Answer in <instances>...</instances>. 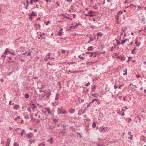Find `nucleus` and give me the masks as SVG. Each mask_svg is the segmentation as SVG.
I'll return each mask as SVG.
<instances>
[{
    "label": "nucleus",
    "mask_w": 146,
    "mask_h": 146,
    "mask_svg": "<svg viewBox=\"0 0 146 146\" xmlns=\"http://www.w3.org/2000/svg\"><path fill=\"white\" fill-rule=\"evenodd\" d=\"M58 114H66L67 113L66 111L62 108H58Z\"/></svg>",
    "instance_id": "nucleus-1"
},
{
    "label": "nucleus",
    "mask_w": 146,
    "mask_h": 146,
    "mask_svg": "<svg viewBox=\"0 0 146 146\" xmlns=\"http://www.w3.org/2000/svg\"><path fill=\"white\" fill-rule=\"evenodd\" d=\"M98 95L97 93L92 94V99L98 98Z\"/></svg>",
    "instance_id": "nucleus-2"
},
{
    "label": "nucleus",
    "mask_w": 146,
    "mask_h": 146,
    "mask_svg": "<svg viewBox=\"0 0 146 146\" xmlns=\"http://www.w3.org/2000/svg\"><path fill=\"white\" fill-rule=\"evenodd\" d=\"M135 119L136 120V122L137 121L139 122L141 120V118L140 117L137 116L135 117Z\"/></svg>",
    "instance_id": "nucleus-3"
},
{
    "label": "nucleus",
    "mask_w": 146,
    "mask_h": 146,
    "mask_svg": "<svg viewBox=\"0 0 146 146\" xmlns=\"http://www.w3.org/2000/svg\"><path fill=\"white\" fill-rule=\"evenodd\" d=\"M92 99V103H93L95 101H96L97 103H98V104H99V103L100 102L99 100L97 99V98H93Z\"/></svg>",
    "instance_id": "nucleus-4"
},
{
    "label": "nucleus",
    "mask_w": 146,
    "mask_h": 146,
    "mask_svg": "<svg viewBox=\"0 0 146 146\" xmlns=\"http://www.w3.org/2000/svg\"><path fill=\"white\" fill-rule=\"evenodd\" d=\"M45 109L48 112V113L49 114H51V112L50 111V109L49 108H45Z\"/></svg>",
    "instance_id": "nucleus-5"
},
{
    "label": "nucleus",
    "mask_w": 146,
    "mask_h": 146,
    "mask_svg": "<svg viewBox=\"0 0 146 146\" xmlns=\"http://www.w3.org/2000/svg\"><path fill=\"white\" fill-rule=\"evenodd\" d=\"M91 16H90L86 17H85V19L87 20V21H88L90 20L91 19Z\"/></svg>",
    "instance_id": "nucleus-6"
},
{
    "label": "nucleus",
    "mask_w": 146,
    "mask_h": 146,
    "mask_svg": "<svg viewBox=\"0 0 146 146\" xmlns=\"http://www.w3.org/2000/svg\"><path fill=\"white\" fill-rule=\"evenodd\" d=\"M19 108V106L15 105L13 108L15 110H17Z\"/></svg>",
    "instance_id": "nucleus-7"
},
{
    "label": "nucleus",
    "mask_w": 146,
    "mask_h": 146,
    "mask_svg": "<svg viewBox=\"0 0 146 146\" xmlns=\"http://www.w3.org/2000/svg\"><path fill=\"white\" fill-rule=\"evenodd\" d=\"M100 129H103L102 130V131L103 132H104L105 131H107V129L106 130H105V129H106V128L104 127H100Z\"/></svg>",
    "instance_id": "nucleus-8"
},
{
    "label": "nucleus",
    "mask_w": 146,
    "mask_h": 146,
    "mask_svg": "<svg viewBox=\"0 0 146 146\" xmlns=\"http://www.w3.org/2000/svg\"><path fill=\"white\" fill-rule=\"evenodd\" d=\"M53 138L51 137L49 140H47V142H50V144H52V141H53Z\"/></svg>",
    "instance_id": "nucleus-9"
},
{
    "label": "nucleus",
    "mask_w": 146,
    "mask_h": 146,
    "mask_svg": "<svg viewBox=\"0 0 146 146\" xmlns=\"http://www.w3.org/2000/svg\"><path fill=\"white\" fill-rule=\"evenodd\" d=\"M97 35L98 36V37H101L103 35V34H102L101 33H99L97 34Z\"/></svg>",
    "instance_id": "nucleus-10"
},
{
    "label": "nucleus",
    "mask_w": 146,
    "mask_h": 146,
    "mask_svg": "<svg viewBox=\"0 0 146 146\" xmlns=\"http://www.w3.org/2000/svg\"><path fill=\"white\" fill-rule=\"evenodd\" d=\"M10 52V51L9 50V49L7 48H6L5 49V52H4V54H6L7 53V52Z\"/></svg>",
    "instance_id": "nucleus-11"
},
{
    "label": "nucleus",
    "mask_w": 146,
    "mask_h": 146,
    "mask_svg": "<svg viewBox=\"0 0 146 146\" xmlns=\"http://www.w3.org/2000/svg\"><path fill=\"white\" fill-rule=\"evenodd\" d=\"M118 58L120 59L122 61H124L125 60L124 58L122 56H118Z\"/></svg>",
    "instance_id": "nucleus-12"
},
{
    "label": "nucleus",
    "mask_w": 146,
    "mask_h": 146,
    "mask_svg": "<svg viewBox=\"0 0 146 146\" xmlns=\"http://www.w3.org/2000/svg\"><path fill=\"white\" fill-rule=\"evenodd\" d=\"M32 105L33 106H32V107H31V108H32V109H34L36 108L37 106L35 105V104H32Z\"/></svg>",
    "instance_id": "nucleus-13"
},
{
    "label": "nucleus",
    "mask_w": 146,
    "mask_h": 146,
    "mask_svg": "<svg viewBox=\"0 0 146 146\" xmlns=\"http://www.w3.org/2000/svg\"><path fill=\"white\" fill-rule=\"evenodd\" d=\"M96 86L94 85L92 87V92H94V91L96 89Z\"/></svg>",
    "instance_id": "nucleus-14"
},
{
    "label": "nucleus",
    "mask_w": 146,
    "mask_h": 146,
    "mask_svg": "<svg viewBox=\"0 0 146 146\" xmlns=\"http://www.w3.org/2000/svg\"><path fill=\"white\" fill-rule=\"evenodd\" d=\"M127 68L124 71V72H125V73H124L123 74V75L125 76L127 75Z\"/></svg>",
    "instance_id": "nucleus-15"
},
{
    "label": "nucleus",
    "mask_w": 146,
    "mask_h": 146,
    "mask_svg": "<svg viewBox=\"0 0 146 146\" xmlns=\"http://www.w3.org/2000/svg\"><path fill=\"white\" fill-rule=\"evenodd\" d=\"M65 64H71L75 63V62H65Z\"/></svg>",
    "instance_id": "nucleus-16"
},
{
    "label": "nucleus",
    "mask_w": 146,
    "mask_h": 146,
    "mask_svg": "<svg viewBox=\"0 0 146 146\" xmlns=\"http://www.w3.org/2000/svg\"><path fill=\"white\" fill-rule=\"evenodd\" d=\"M143 8V7H139L138 6V9L137 10V11H139L140 10V9H142Z\"/></svg>",
    "instance_id": "nucleus-17"
},
{
    "label": "nucleus",
    "mask_w": 146,
    "mask_h": 146,
    "mask_svg": "<svg viewBox=\"0 0 146 146\" xmlns=\"http://www.w3.org/2000/svg\"><path fill=\"white\" fill-rule=\"evenodd\" d=\"M78 100L79 101V102L80 103H81V102H84V100L83 99H82L80 100V98H78Z\"/></svg>",
    "instance_id": "nucleus-18"
},
{
    "label": "nucleus",
    "mask_w": 146,
    "mask_h": 146,
    "mask_svg": "<svg viewBox=\"0 0 146 146\" xmlns=\"http://www.w3.org/2000/svg\"><path fill=\"white\" fill-rule=\"evenodd\" d=\"M96 56V52H92V57L93 56L94 57H95Z\"/></svg>",
    "instance_id": "nucleus-19"
},
{
    "label": "nucleus",
    "mask_w": 146,
    "mask_h": 146,
    "mask_svg": "<svg viewBox=\"0 0 146 146\" xmlns=\"http://www.w3.org/2000/svg\"><path fill=\"white\" fill-rule=\"evenodd\" d=\"M25 97L26 98H28L29 97V95L28 94H26L25 96Z\"/></svg>",
    "instance_id": "nucleus-20"
},
{
    "label": "nucleus",
    "mask_w": 146,
    "mask_h": 146,
    "mask_svg": "<svg viewBox=\"0 0 146 146\" xmlns=\"http://www.w3.org/2000/svg\"><path fill=\"white\" fill-rule=\"evenodd\" d=\"M92 126L94 128L95 127H96V123L95 122H93L92 125Z\"/></svg>",
    "instance_id": "nucleus-21"
},
{
    "label": "nucleus",
    "mask_w": 146,
    "mask_h": 146,
    "mask_svg": "<svg viewBox=\"0 0 146 146\" xmlns=\"http://www.w3.org/2000/svg\"><path fill=\"white\" fill-rule=\"evenodd\" d=\"M59 95V94L57 93L56 94V97L55 98V100H58V96Z\"/></svg>",
    "instance_id": "nucleus-22"
},
{
    "label": "nucleus",
    "mask_w": 146,
    "mask_h": 146,
    "mask_svg": "<svg viewBox=\"0 0 146 146\" xmlns=\"http://www.w3.org/2000/svg\"><path fill=\"white\" fill-rule=\"evenodd\" d=\"M75 111V110H72L69 111V112L70 113H73Z\"/></svg>",
    "instance_id": "nucleus-23"
},
{
    "label": "nucleus",
    "mask_w": 146,
    "mask_h": 146,
    "mask_svg": "<svg viewBox=\"0 0 146 146\" xmlns=\"http://www.w3.org/2000/svg\"><path fill=\"white\" fill-rule=\"evenodd\" d=\"M135 47H134L133 48V49L131 51V54H133L134 53V51H135Z\"/></svg>",
    "instance_id": "nucleus-24"
},
{
    "label": "nucleus",
    "mask_w": 146,
    "mask_h": 146,
    "mask_svg": "<svg viewBox=\"0 0 146 146\" xmlns=\"http://www.w3.org/2000/svg\"><path fill=\"white\" fill-rule=\"evenodd\" d=\"M62 126L63 127H64V130H66L67 129H66V127L67 125H63Z\"/></svg>",
    "instance_id": "nucleus-25"
},
{
    "label": "nucleus",
    "mask_w": 146,
    "mask_h": 146,
    "mask_svg": "<svg viewBox=\"0 0 146 146\" xmlns=\"http://www.w3.org/2000/svg\"><path fill=\"white\" fill-rule=\"evenodd\" d=\"M32 136V135L31 134L29 135L28 134L27 135V137L28 138H29Z\"/></svg>",
    "instance_id": "nucleus-26"
},
{
    "label": "nucleus",
    "mask_w": 146,
    "mask_h": 146,
    "mask_svg": "<svg viewBox=\"0 0 146 146\" xmlns=\"http://www.w3.org/2000/svg\"><path fill=\"white\" fill-rule=\"evenodd\" d=\"M84 15L86 16V17L89 16H91V14H90V13H88V14H85Z\"/></svg>",
    "instance_id": "nucleus-27"
},
{
    "label": "nucleus",
    "mask_w": 146,
    "mask_h": 146,
    "mask_svg": "<svg viewBox=\"0 0 146 146\" xmlns=\"http://www.w3.org/2000/svg\"><path fill=\"white\" fill-rule=\"evenodd\" d=\"M116 18L117 19V21H118L119 20V16L117 15L116 16Z\"/></svg>",
    "instance_id": "nucleus-28"
},
{
    "label": "nucleus",
    "mask_w": 146,
    "mask_h": 146,
    "mask_svg": "<svg viewBox=\"0 0 146 146\" xmlns=\"http://www.w3.org/2000/svg\"><path fill=\"white\" fill-rule=\"evenodd\" d=\"M70 129H72V131H75V129L72 126H70Z\"/></svg>",
    "instance_id": "nucleus-29"
},
{
    "label": "nucleus",
    "mask_w": 146,
    "mask_h": 146,
    "mask_svg": "<svg viewBox=\"0 0 146 146\" xmlns=\"http://www.w3.org/2000/svg\"><path fill=\"white\" fill-rule=\"evenodd\" d=\"M50 22V21H47V22H46V21H44V23L46 24V25H48V23Z\"/></svg>",
    "instance_id": "nucleus-30"
},
{
    "label": "nucleus",
    "mask_w": 146,
    "mask_h": 146,
    "mask_svg": "<svg viewBox=\"0 0 146 146\" xmlns=\"http://www.w3.org/2000/svg\"><path fill=\"white\" fill-rule=\"evenodd\" d=\"M27 111H29L30 113L31 112V110L30 108H28L27 109Z\"/></svg>",
    "instance_id": "nucleus-31"
},
{
    "label": "nucleus",
    "mask_w": 146,
    "mask_h": 146,
    "mask_svg": "<svg viewBox=\"0 0 146 146\" xmlns=\"http://www.w3.org/2000/svg\"><path fill=\"white\" fill-rule=\"evenodd\" d=\"M45 145L44 144L41 143L38 146H45Z\"/></svg>",
    "instance_id": "nucleus-32"
},
{
    "label": "nucleus",
    "mask_w": 146,
    "mask_h": 146,
    "mask_svg": "<svg viewBox=\"0 0 146 146\" xmlns=\"http://www.w3.org/2000/svg\"><path fill=\"white\" fill-rule=\"evenodd\" d=\"M35 15V14L34 12H33L31 15V16L32 17V16H34Z\"/></svg>",
    "instance_id": "nucleus-33"
},
{
    "label": "nucleus",
    "mask_w": 146,
    "mask_h": 146,
    "mask_svg": "<svg viewBox=\"0 0 146 146\" xmlns=\"http://www.w3.org/2000/svg\"><path fill=\"white\" fill-rule=\"evenodd\" d=\"M10 53L13 55H16V54L14 52H10Z\"/></svg>",
    "instance_id": "nucleus-34"
},
{
    "label": "nucleus",
    "mask_w": 146,
    "mask_h": 146,
    "mask_svg": "<svg viewBox=\"0 0 146 146\" xmlns=\"http://www.w3.org/2000/svg\"><path fill=\"white\" fill-rule=\"evenodd\" d=\"M76 134L78 136H80V138L81 137V135L79 133V132L77 133Z\"/></svg>",
    "instance_id": "nucleus-35"
},
{
    "label": "nucleus",
    "mask_w": 146,
    "mask_h": 146,
    "mask_svg": "<svg viewBox=\"0 0 146 146\" xmlns=\"http://www.w3.org/2000/svg\"><path fill=\"white\" fill-rule=\"evenodd\" d=\"M125 42V40H121V44H124Z\"/></svg>",
    "instance_id": "nucleus-36"
},
{
    "label": "nucleus",
    "mask_w": 146,
    "mask_h": 146,
    "mask_svg": "<svg viewBox=\"0 0 146 146\" xmlns=\"http://www.w3.org/2000/svg\"><path fill=\"white\" fill-rule=\"evenodd\" d=\"M117 112L118 113H119V114L121 115V111L119 110H117Z\"/></svg>",
    "instance_id": "nucleus-37"
},
{
    "label": "nucleus",
    "mask_w": 146,
    "mask_h": 146,
    "mask_svg": "<svg viewBox=\"0 0 146 146\" xmlns=\"http://www.w3.org/2000/svg\"><path fill=\"white\" fill-rule=\"evenodd\" d=\"M133 136V135H131L130 137H129V139L130 140H131L132 139Z\"/></svg>",
    "instance_id": "nucleus-38"
},
{
    "label": "nucleus",
    "mask_w": 146,
    "mask_h": 146,
    "mask_svg": "<svg viewBox=\"0 0 146 146\" xmlns=\"http://www.w3.org/2000/svg\"><path fill=\"white\" fill-rule=\"evenodd\" d=\"M28 117H29V115H27L25 116V118L26 119H28Z\"/></svg>",
    "instance_id": "nucleus-39"
},
{
    "label": "nucleus",
    "mask_w": 146,
    "mask_h": 146,
    "mask_svg": "<svg viewBox=\"0 0 146 146\" xmlns=\"http://www.w3.org/2000/svg\"><path fill=\"white\" fill-rule=\"evenodd\" d=\"M53 120L54 121V123H56L57 121V120L56 119H53Z\"/></svg>",
    "instance_id": "nucleus-40"
},
{
    "label": "nucleus",
    "mask_w": 146,
    "mask_h": 146,
    "mask_svg": "<svg viewBox=\"0 0 146 146\" xmlns=\"http://www.w3.org/2000/svg\"><path fill=\"white\" fill-rule=\"evenodd\" d=\"M123 13V11L121 12V11H119L117 13V15L122 14Z\"/></svg>",
    "instance_id": "nucleus-41"
},
{
    "label": "nucleus",
    "mask_w": 146,
    "mask_h": 146,
    "mask_svg": "<svg viewBox=\"0 0 146 146\" xmlns=\"http://www.w3.org/2000/svg\"><path fill=\"white\" fill-rule=\"evenodd\" d=\"M10 142V140L9 139H7V143H9Z\"/></svg>",
    "instance_id": "nucleus-42"
},
{
    "label": "nucleus",
    "mask_w": 146,
    "mask_h": 146,
    "mask_svg": "<svg viewBox=\"0 0 146 146\" xmlns=\"http://www.w3.org/2000/svg\"><path fill=\"white\" fill-rule=\"evenodd\" d=\"M97 145L98 146H106L105 145H103V144H102V145H100L98 143H97Z\"/></svg>",
    "instance_id": "nucleus-43"
},
{
    "label": "nucleus",
    "mask_w": 146,
    "mask_h": 146,
    "mask_svg": "<svg viewBox=\"0 0 146 146\" xmlns=\"http://www.w3.org/2000/svg\"><path fill=\"white\" fill-rule=\"evenodd\" d=\"M128 121L129 122H130L131 121V118H128Z\"/></svg>",
    "instance_id": "nucleus-44"
},
{
    "label": "nucleus",
    "mask_w": 146,
    "mask_h": 146,
    "mask_svg": "<svg viewBox=\"0 0 146 146\" xmlns=\"http://www.w3.org/2000/svg\"><path fill=\"white\" fill-rule=\"evenodd\" d=\"M31 54L30 52H29L27 54V56H31Z\"/></svg>",
    "instance_id": "nucleus-45"
},
{
    "label": "nucleus",
    "mask_w": 146,
    "mask_h": 146,
    "mask_svg": "<svg viewBox=\"0 0 146 146\" xmlns=\"http://www.w3.org/2000/svg\"><path fill=\"white\" fill-rule=\"evenodd\" d=\"M90 84V82H88V83H87V84H86V86H89Z\"/></svg>",
    "instance_id": "nucleus-46"
},
{
    "label": "nucleus",
    "mask_w": 146,
    "mask_h": 146,
    "mask_svg": "<svg viewBox=\"0 0 146 146\" xmlns=\"http://www.w3.org/2000/svg\"><path fill=\"white\" fill-rule=\"evenodd\" d=\"M62 32H59L58 33V35L59 36H62Z\"/></svg>",
    "instance_id": "nucleus-47"
},
{
    "label": "nucleus",
    "mask_w": 146,
    "mask_h": 146,
    "mask_svg": "<svg viewBox=\"0 0 146 146\" xmlns=\"http://www.w3.org/2000/svg\"><path fill=\"white\" fill-rule=\"evenodd\" d=\"M61 52L62 53H64L66 52V51L65 50H62Z\"/></svg>",
    "instance_id": "nucleus-48"
},
{
    "label": "nucleus",
    "mask_w": 146,
    "mask_h": 146,
    "mask_svg": "<svg viewBox=\"0 0 146 146\" xmlns=\"http://www.w3.org/2000/svg\"><path fill=\"white\" fill-rule=\"evenodd\" d=\"M118 88L117 86L115 85L114 86V88L115 89H116Z\"/></svg>",
    "instance_id": "nucleus-49"
},
{
    "label": "nucleus",
    "mask_w": 146,
    "mask_h": 146,
    "mask_svg": "<svg viewBox=\"0 0 146 146\" xmlns=\"http://www.w3.org/2000/svg\"><path fill=\"white\" fill-rule=\"evenodd\" d=\"M145 21V19L144 18H142L141 19V21Z\"/></svg>",
    "instance_id": "nucleus-50"
},
{
    "label": "nucleus",
    "mask_w": 146,
    "mask_h": 146,
    "mask_svg": "<svg viewBox=\"0 0 146 146\" xmlns=\"http://www.w3.org/2000/svg\"><path fill=\"white\" fill-rule=\"evenodd\" d=\"M117 45H119V44H120L121 43L119 41H117Z\"/></svg>",
    "instance_id": "nucleus-51"
},
{
    "label": "nucleus",
    "mask_w": 146,
    "mask_h": 146,
    "mask_svg": "<svg viewBox=\"0 0 146 146\" xmlns=\"http://www.w3.org/2000/svg\"><path fill=\"white\" fill-rule=\"evenodd\" d=\"M14 145H15L16 146H19V144H18L16 143H15L14 144Z\"/></svg>",
    "instance_id": "nucleus-52"
},
{
    "label": "nucleus",
    "mask_w": 146,
    "mask_h": 146,
    "mask_svg": "<svg viewBox=\"0 0 146 146\" xmlns=\"http://www.w3.org/2000/svg\"><path fill=\"white\" fill-rule=\"evenodd\" d=\"M91 49V46H90L88 47V51L90 50Z\"/></svg>",
    "instance_id": "nucleus-53"
},
{
    "label": "nucleus",
    "mask_w": 146,
    "mask_h": 146,
    "mask_svg": "<svg viewBox=\"0 0 146 146\" xmlns=\"http://www.w3.org/2000/svg\"><path fill=\"white\" fill-rule=\"evenodd\" d=\"M33 1L34 3H36L39 1L38 0H33Z\"/></svg>",
    "instance_id": "nucleus-54"
},
{
    "label": "nucleus",
    "mask_w": 146,
    "mask_h": 146,
    "mask_svg": "<svg viewBox=\"0 0 146 146\" xmlns=\"http://www.w3.org/2000/svg\"><path fill=\"white\" fill-rule=\"evenodd\" d=\"M31 120L33 121H35L36 120L33 117H32Z\"/></svg>",
    "instance_id": "nucleus-55"
},
{
    "label": "nucleus",
    "mask_w": 146,
    "mask_h": 146,
    "mask_svg": "<svg viewBox=\"0 0 146 146\" xmlns=\"http://www.w3.org/2000/svg\"><path fill=\"white\" fill-rule=\"evenodd\" d=\"M78 57L79 58H81L82 59H84V57H81L80 55H79L78 56Z\"/></svg>",
    "instance_id": "nucleus-56"
},
{
    "label": "nucleus",
    "mask_w": 146,
    "mask_h": 146,
    "mask_svg": "<svg viewBox=\"0 0 146 146\" xmlns=\"http://www.w3.org/2000/svg\"><path fill=\"white\" fill-rule=\"evenodd\" d=\"M61 15H62L64 17L66 18H67L68 17H66L65 15H64V14H61Z\"/></svg>",
    "instance_id": "nucleus-57"
},
{
    "label": "nucleus",
    "mask_w": 146,
    "mask_h": 146,
    "mask_svg": "<svg viewBox=\"0 0 146 146\" xmlns=\"http://www.w3.org/2000/svg\"><path fill=\"white\" fill-rule=\"evenodd\" d=\"M90 53V56H91V53L90 52H86V54Z\"/></svg>",
    "instance_id": "nucleus-58"
},
{
    "label": "nucleus",
    "mask_w": 146,
    "mask_h": 146,
    "mask_svg": "<svg viewBox=\"0 0 146 146\" xmlns=\"http://www.w3.org/2000/svg\"><path fill=\"white\" fill-rule=\"evenodd\" d=\"M33 0H31L30 1V4H31L32 5L33 4Z\"/></svg>",
    "instance_id": "nucleus-59"
},
{
    "label": "nucleus",
    "mask_w": 146,
    "mask_h": 146,
    "mask_svg": "<svg viewBox=\"0 0 146 146\" xmlns=\"http://www.w3.org/2000/svg\"><path fill=\"white\" fill-rule=\"evenodd\" d=\"M133 44V42H131L128 45H132Z\"/></svg>",
    "instance_id": "nucleus-60"
},
{
    "label": "nucleus",
    "mask_w": 146,
    "mask_h": 146,
    "mask_svg": "<svg viewBox=\"0 0 146 146\" xmlns=\"http://www.w3.org/2000/svg\"><path fill=\"white\" fill-rule=\"evenodd\" d=\"M40 120L38 119H37V123H40Z\"/></svg>",
    "instance_id": "nucleus-61"
},
{
    "label": "nucleus",
    "mask_w": 146,
    "mask_h": 146,
    "mask_svg": "<svg viewBox=\"0 0 146 146\" xmlns=\"http://www.w3.org/2000/svg\"><path fill=\"white\" fill-rule=\"evenodd\" d=\"M128 134L129 135H131V133L130 132H128Z\"/></svg>",
    "instance_id": "nucleus-62"
},
{
    "label": "nucleus",
    "mask_w": 146,
    "mask_h": 146,
    "mask_svg": "<svg viewBox=\"0 0 146 146\" xmlns=\"http://www.w3.org/2000/svg\"><path fill=\"white\" fill-rule=\"evenodd\" d=\"M91 41V37H90V40L88 42H90V41Z\"/></svg>",
    "instance_id": "nucleus-63"
},
{
    "label": "nucleus",
    "mask_w": 146,
    "mask_h": 146,
    "mask_svg": "<svg viewBox=\"0 0 146 146\" xmlns=\"http://www.w3.org/2000/svg\"><path fill=\"white\" fill-rule=\"evenodd\" d=\"M105 3V0L103 1V3H102V4H104Z\"/></svg>",
    "instance_id": "nucleus-64"
}]
</instances>
